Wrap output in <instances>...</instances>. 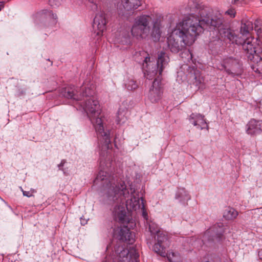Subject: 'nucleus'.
I'll return each mask as SVG.
<instances>
[{"label": "nucleus", "mask_w": 262, "mask_h": 262, "mask_svg": "<svg viewBox=\"0 0 262 262\" xmlns=\"http://www.w3.org/2000/svg\"><path fill=\"white\" fill-rule=\"evenodd\" d=\"M4 4L3 2H0V10L4 7Z\"/></svg>", "instance_id": "obj_31"}, {"label": "nucleus", "mask_w": 262, "mask_h": 262, "mask_svg": "<svg viewBox=\"0 0 262 262\" xmlns=\"http://www.w3.org/2000/svg\"><path fill=\"white\" fill-rule=\"evenodd\" d=\"M151 17L149 15H142L137 17L132 28V35L137 39L146 38L149 34V23Z\"/></svg>", "instance_id": "obj_6"}, {"label": "nucleus", "mask_w": 262, "mask_h": 262, "mask_svg": "<svg viewBox=\"0 0 262 262\" xmlns=\"http://www.w3.org/2000/svg\"><path fill=\"white\" fill-rule=\"evenodd\" d=\"M189 120L194 126L200 129H208V125L205 120L204 116L200 114L192 113L189 118Z\"/></svg>", "instance_id": "obj_12"}, {"label": "nucleus", "mask_w": 262, "mask_h": 262, "mask_svg": "<svg viewBox=\"0 0 262 262\" xmlns=\"http://www.w3.org/2000/svg\"><path fill=\"white\" fill-rule=\"evenodd\" d=\"M77 92L75 89H66L63 95L65 97L75 100H80L82 97H85V103L83 106H81V107L86 113L97 135L103 137L106 145H108L110 142L109 133L104 130L101 116V108L98 101L94 96V90L89 88H86L80 97L76 94Z\"/></svg>", "instance_id": "obj_3"}, {"label": "nucleus", "mask_w": 262, "mask_h": 262, "mask_svg": "<svg viewBox=\"0 0 262 262\" xmlns=\"http://www.w3.org/2000/svg\"><path fill=\"white\" fill-rule=\"evenodd\" d=\"M246 133L250 136H256L262 133V120L250 119L247 123Z\"/></svg>", "instance_id": "obj_10"}, {"label": "nucleus", "mask_w": 262, "mask_h": 262, "mask_svg": "<svg viewBox=\"0 0 262 262\" xmlns=\"http://www.w3.org/2000/svg\"><path fill=\"white\" fill-rule=\"evenodd\" d=\"M182 58H186L188 61L191 60L192 54L189 50H186L181 53Z\"/></svg>", "instance_id": "obj_21"}, {"label": "nucleus", "mask_w": 262, "mask_h": 262, "mask_svg": "<svg viewBox=\"0 0 262 262\" xmlns=\"http://www.w3.org/2000/svg\"><path fill=\"white\" fill-rule=\"evenodd\" d=\"M258 256L259 259H260L262 260V249H260L258 251Z\"/></svg>", "instance_id": "obj_28"}, {"label": "nucleus", "mask_w": 262, "mask_h": 262, "mask_svg": "<svg viewBox=\"0 0 262 262\" xmlns=\"http://www.w3.org/2000/svg\"><path fill=\"white\" fill-rule=\"evenodd\" d=\"M141 209H142L143 217L146 220H147V216H148L147 212V211H146V210L145 209V207H144V204H143V200L142 199V207H141Z\"/></svg>", "instance_id": "obj_23"}, {"label": "nucleus", "mask_w": 262, "mask_h": 262, "mask_svg": "<svg viewBox=\"0 0 262 262\" xmlns=\"http://www.w3.org/2000/svg\"><path fill=\"white\" fill-rule=\"evenodd\" d=\"M141 5V0H122L119 7V13L123 15L124 11H131L137 9Z\"/></svg>", "instance_id": "obj_11"}, {"label": "nucleus", "mask_w": 262, "mask_h": 262, "mask_svg": "<svg viewBox=\"0 0 262 262\" xmlns=\"http://www.w3.org/2000/svg\"><path fill=\"white\" fill-rule=\"evenodd\" d=\"M227 37L232 43L241 45L247 58L253 60L255 57L259 58V54L262 52V42L257 38L251 36L243 41L233 33L228 31Z\"/></svg>", "instance_id": "obj_4"}, {"label": "nucleus", "mask_w": 262, "mask_h": 262, "mask_svg": "<svg viewBox=\"0 0 262 262\" xmlns=\"http://www.w3.org/2000/svg\"><path fill=\"white\" fill-rule=\"evenodd\" d=\"M225 13L229 15L231 17H234L235 15V11L233 9H230Z\"/></svg>", "instance_id": "obj_24"}, {"label": "nucleus", "mask_w": 262, "mask_h": 262, "mask_svg": "<svg viewBox=\"0 0 262 262\" xmlns=\"http://www.w3.org/2000/svg\"><path fill=\"white\" fill-rule=\"evenodd\" d=\"M102 182L103 183V194L102 200L104 203L112 204L118 200L122 203L115 207L113 210V215L116 220L120 223L126 225L119 229L118 232L120 239L127 241L129 243L134 242L135 234L130 231V229L134 228L136 223L133 219L132 212L136 211L140 207V199L138 194L133 188H126L124 182L118 183L114 178L101 170L94 180V183L97 184ZM117 230H115L114 235H117Z\"/></svg>", "instance_id": "obj_1"}, {"label": "nucleus", "mask_w": 262, "mask_h": 262, "mask_svg": "<svg viewBox=\"0 0 262 262\" xmlns=\"http://www.w3.org/2000/svg\"><path fill=\"white\" fill-rule=\"evenodd\" d=\"M176 198L181 202L190 199L188 192L184 188H179L176 194Z\"/></svg>", "instance_id": "obj_15"}, {"label": "nucleus", "mask_w": 262, "mask_h": 262, "mask_svg": "<svg viewBox=\"0 0 262 262\" xmlns=\"http://www.w3.org/2000/svg\"><path fill=\"white\" fill-rule=\"evenodd\" d=\"M52 16H53V18L54 19V21L55 20V19H56L57 17H56V15H55V14H52Z\"/></svg>", "instance_id": "obj_32"}, {"label": "nucleus", "mask_w": 262, "mask_h": 262, "mask_svg": "<svg viewBox=\"0 0 262 262\" xmlns=\"http://www.w3.org/2000/svg\"><path fill=\"white\" fill-rule=\"evenodd\" d=\"M212 9L202 4H189L184 10V17L174 27H171L167 37V45L173 53H178L185 46L192 45L205 28L212 26L218 28L222 24V15L216 12L211 15Z\"/></svg>", "instance_id": "obj_2"}, {"label": "nucleus", "mask_w": 262, "mask_h": 262, "mask_svg": "<svg viewBox=\"0 0 262 262\" xmlns=\"http://www.w3.org/2000/svg\"><path fill=\"white\" fill-rule=\"evenodd\" d=\"M106 20L103 13L96 14L93 21V30L94 34L98 37L97 39L100 38L106 30Z\"/></svg>", "instance_id": "obj_7"}, {"label": "nucleus", "mask_w": 262, "mask_h": 262, "mask_svg": "<svg viewBox=\"0 0 262 262\" xmlns=\"http://www.w3.org/2000/svg\"><path fill=\"white\" fill-rule=\"evenodd\" d=\"M123 253L126 254L127 257L129 256L132 260V262H138L139 254L135 249H132L129 252L123 250L121 251V254H123Z\"/></svg>", "instance_id": "obj_19"}, {"label": "nucleus", "mask_w": 262, "mask_h": 262, "mask_svg": "<svg viewBox=\"0 0 262 262\" xmlns=\"http://www.w3.org/2000/svg\"><path fill=\"white\" fill-rule=\"evenodd\" d=\"M233 60L232 59H226L224 60L223 63L221 64V66L219 67V69L221 70H225L228 74H233L232 72V69H230L229 68L232 66Z\"/></svg>", "instance_id": "obj_17"}, {"label": "nucleus", "mask_w": 262, "mask_h": 262, "mask_svg": "<svg viewBox=\"0 0 262 262\" xmlns=\"http://www.w3.org/2000/svg\"><path fill=\"white\" fill-rule=\"evenodd\" d=\"M168 62V56L163 51L159 53L156 64L154 61L151 60L149 56L146 57L143 63V70L145 76L147 79H151L156 75L158 71L161 75Z\"/></svg>", "instance_id": "obj_5"}, {"label": "nucleus", "mask_w": 262, "mask_h": 262, "mask_svg": "<svg viewBox=\"0 0 262 262\" xmlns=\"http://www.w3.org/2000/svg\"><path fill=\"white\" fill-rule=\"evenodd\" d=\"M163 90L160 80L155 79L150 88L147 97L152 103L160 101L163 95Z\"/></svg>", "instance_id": "obj_8"}, {"label": "nucleus", "mask_w": 262, "mask_h": 262, "mask_svg": "<svg viewBox=\"0 0 262 262\" xmlns=\"http://www.w3.org/2000/svg\"><path fill=\"white\" fill-rule=\"evenodd\" d=\"M259 21H256L255 23V30L256 31L258 34H259L262 33V26H258Z\"/></svg>", "instance_id": "obj_22"}, {"label": "nucleus", "mask_w": 262, "mask_h": 262, "mask_svg": "<svg viewBox=\"0 0 262 262\" xmlns=\"http://www.w3.org/2000/svg\"><path fill=\"white\" fill-rule=\"evenodd\" d=\"M224 232L223 228H220V230L216 229L215 227L210 228L204 233L202 241L204 243L210 241L219 242L222 239Z\"/></svg>", "instance_id": "obj_9"}, {"label": "nucleus", "mask_w": 262, "mask_h": 262, "mask_svg": "<svg viewBox=\"0 0 262 262\" xmlns=\"http://www.w3.org/2000/svg\"><path fill=\"white\" fill-rule=\"evenodd\" d=\"M80 222H81V225H84L87 223V221L82 219V217L80 219Z\"/></svg>", "instance_id": "obj_29"}, {"label": "nucleus", "mask_w": 262, "mask_h": 262, "mask_svg": "<svg viewBox=\"0 0 262 262\" xmlns=\"http://www.w3.org/2000/svg\"><path fill=\"white\" fill-rule=\"evenodd\" d=\"M23 191V193L24 195L26 196L27 197H30L32 195V193L30 192V191Z\"/></svg>", "instance_id": "obj_26"}, {"label": "nucleus", "mask_w": 262, "mask_h": 262, "mask_svg": "<svg viewBox=\"0 0 262 262\" xmlns=\"http://www.w3.org/2000/svg\"><path fill=\"white\" fill-rule=\"evenodd\" d=\"M120 112H119L118 113V121L120 122L121 121V120H123L124 119L121 117H120Z\"/></svg>", "instance_id": "obj_30"}, {"label": "nucleus", "mask_w": 262, "mask_h": 262, "mask_svg": "<svg viewBox=\"0 0 262 262\" xmlns=\"http://www.w3.org/2000/svg\"><path fill=\"white\" fill-rule=\"evenodd\" d=\"M253 30L252 21L249 19H243L240 32L243 35H246L250 34Z\"/></svg>", "instance_id": "obj_14"}, {"label": "nucleus", "mask_w": 262, "mask_h": 262, "mask_svg": "<svg viewBox=\"0 0 262 262\" xmlns=\"http://www.w3.org/2000/svg\"><path fill=\"white\" fill-rule=\"evenodd\" d=\"M238 214V212L235 209L228 207L224 211L223 216L228 220H232L235 219Z\"/></svg>", "instance_id": "obj_16"}, {"label": "nucleus", "mask_w": 262, "mask_h": 262, "mask_svg": "<svg viewBox=\"0 0 262 262\" xmlns=\"http://www.w3.org/2000/svg\"><path fill=\"white\" fill-rule=\"evenodd\" d=\"M257 59H259L256 62L253 61L251 66V68L253 71L259 74H262V58L256 57Z\"/></svg>", "instance_id": "obj_20"}, {"label": "nucleus", "mask_w": 262, "mask_h": 262, "mask_svg": "<svg viewBox=\"0 0 262 262\" xmlns=\"http://www.w3.org/2000/svg\"><path fill=\"white\" fill-rule=\"evenodd\" d=\"M162 21V17L160 16L156 18L153 21L151 37L154 41H159L161 36Z\"/></svg>", "instance_id": "obj_13"}, {"label": "nucleus", "mask_w": 262, "mask_h": 262, "mask_svg": "<svg viewBox=\"0 0 262 262\" xmlns=\"http://www.w3.org/2000/svg\"><path fill=\"white\" fill-rule=\"evenodd\" d=\"M249 0H234L235 3H239L241 4H247L249 2Z\"/></svg>", "instance_id": "obj_25"}, {"label": "nucleus", "mask_w": 262, "mask_h": 262, "mask_svg": "<svg viewBox=\"0 0 262 262\" xmlns=\"http://www.w3.org/2000/svg\"><path fill=\"white\" fill-rule=\"evenodd\" d=\"M66 163V161L63 160L61 161L60 163L58 165L59 168L61 169V167H62Z\"/></svg>", "instance_id": "obj_27"}, {"label": "nucleus", "mask_w": 262, "mask_h": 262, "mask_svg": "<svg viewBox=\"0 0 262 262\" xmlns=\"http://www.w3.org/2000/svg\"><path fill=\"white\" fill-rule=\"evenodd\" d=\"M124 85L128 91L134 90L138 87L136 82L130 78H126L124 79Z\"/></svg>", "instance_id": "obj_18"}]
</instances>
